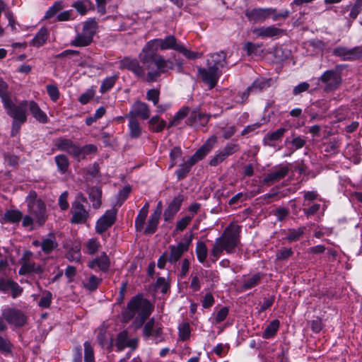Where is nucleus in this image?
Segmentation results:
<instances>
[{"label": "nucleus", "mask_w": 362, "mask_h": 362, "mask_svg": "<svg viewBox=\"0 0 362 362\" xmlns=\"http://www.w3.org/2000/svg\"><path fill=\"white\" fill-rule=\"evenodd\" d=\"M161 214V209L158 208L151 215L148 224L146 228L144 229V233L146 234H153L156 230L159 223L160 216Z\"/></svg>", "instance_id": "27"}, {"label": "nucleus", "mask_w": 362, "mask_h": 362, "mask_svg": "<svg viewBox=\"0 0 362 362\" xmlns=\"http://www.w3.org/2000/svg\"><path fill=\"white\" fill-rule=\"evenodd\" d=\"M320 80L325 84V90L326 92L336 90L341 83L340 74L334 69L325 71L320 76Z\"/></svg>", "instance_id": "10"}, {"label": "nucleus", "mask_w": 362, "mask_h": 362, "mask_svg": "<svg viewBox=\"0 0 362 362\" xmlns=\"http://www.w3.org/2000/svg\"><path fill=\"white\" fill-rule=\"evenodd\" d=\"M209 120V117L201 112L197 111H193L191 112L189 117V122L190 125H198V122H200L202 124L206 123Z\"/></svg>", "instance_id": "38"}, {"label": "nucleus", "mask_w": 362, "mask_h": 362, "mask_svg": "<svg viewBox=\"0 0 362 362\" xmlns=\"http://www.w3.org/2000/svg\"><path fill=\"white\" fill-rule=\"evenodd\" d=\"M286 132V129L279 128L274 132L267 134L264 137V141L267 142L276 141L281 139Z\"/></svg>", "instance_id": "47"}, {"label": "nucleus", "mask_w": 362, "mask_h": 362, "mask_svg": "<svg viewBox=\"0 0 362 362\" xmlns=\"http://www.w3.org/2000/svg\"><path fill=\"white\" fill-rule=\"evenodd\" d=\"M143 333L146 337H153L158 339L162 334V329L160 327H155L154 319L152 318L144 325Z\"/></svg>", "instance_id": "29"}, {"label": "nucleus", "mask_w": 362, "mask_h": 362, "mask_svg": "<svg viewBox=\"0 0 362 362\" xmlns=\"http://www.w3.org/2000/svg\"><path fill=\"white\" fill-rule=\"evenodd\" d=\"M229 310L227 307L221 308L214 315V320L216 323L223 322L228 316Z\"/></svg>", "instance_id": "61"}, {"label": "nucleus", "mask_w": 362, "mask_h": 362, "mask_svg": "<svg viewBox=\"0 0 362 362\" xmlns=\"http://www.w3.org/2000/svg\"><path fill=\"white\" fill-rule=\"evenodd\" d=\"M117 210L112 208L105 213L97 221L95 230L98 234H102L111 227L116 220Z\"/></svg>", "instance_id": "12"}, {"label": "nucleus", "mask_w": 362, "mask_h": 362, "mask_svg": "<svg viewBox=\"0 0 362 362\" xmlns=\"http://www.w3.org/2000/svg\"><path fill=\"white\" fill-rule=\"evenodd\" d=\"M226 53L224 52H216L210 54L207 58L206 64L217 70L224 67L226 64Z\"/></svg>", "instance_id": "23"}, {"label": "nucleus", "mask_w": 362, "mask_h": 362, "mask_svg": "<svg viewBox=\"0 0 362 362\" xmlns=\"http://www.w3.org/2000/svg\"><path fill=\"white\" fill-rule=\"evenodd\" d=\"M208 250L204 242L199 241L196 246V255L199 262L204 263L206 259Z\"/></svg>", "instance_id": "41"}, {"label": "nucleus", "mask_w": 362, "mask_h": 362, "mask_svg": "<svg viewBox=\"0 0 362 362\" xmlns=\"http://www.w3.org/2000/svg\"><path fill=\"white\" fill-rule=\"evenodd\" d=\"M279 325L280 322L278 320H272L264 329L262 337L264 339H271L274 337L279 328Z\"/></svg>", "instance_id": "37"}, {"label": "nucleus", "mask_w": 362, "mask_h": 362, "mask_svg": "<svg viewBox=\"0 0 362 362\" xmlns=\"http://www.w3.org/2000/svg\"><path fill=\"white\" fill-rule=\"evenodd\" d=\"M136 341L135 339L128 340L127 332L124 331L120 332L117 337L116 346L119 351L122 350L125 347H131L132 349L128 352L126 358L131 356L132 351L135 349Z\"/></svg>", "instance_id": "22"}, {"label": "nucleus", "mask_w": 362, "mask_h": 362, "mask_svg": "<svg viewBox=\"0 0 362 362\" xmlns=\"http://www.w3.org/2000/svg\"><path fill=\"white\" fill-rule=\"evenodd\" d=\"M193 218V216H186L179 220L175 226L176 231H182L184 230L187 226L190 223L192 219Z\"/></svg>", "instance_id": "58"}, {"label": "nucleus", "mask_w": 362, "mask_h": 362, "mask_svg": "<svg viewBox=\"0 0 362 362\" xmlns=\"http://www.w3.org/2000/svg\"><path fill=\"white\" fill-rule=\"evenodd\" d=\"M293 252L291 248L284 247L276 252V259L283 260L292 256Z\"/></svg>", "instance_id": "62"}, {"label": "nucleus", "mask_w": 362, "mask_h": 362, "mask_svg": "<svg viewBox=\"0 0 362 362\" xmlns=\"http://www.w3.org/2000/svg\"><path fill=\"white\" fill-rule=\"evenodd\" d=\"M97 28V23L93 19L86 21L83 25V30L76 38L71 42L75 47H85L90 44Z\"/></svg>", "instance_id": "6"}, {"label": "nucleus", "mask_w": 362, "mask_h": 362, "mask_svg": "<svg viewBox=\"0 0 362 362\" xmlns=\"http://www.w3.org/2000/svg\"><path fill=\"white\" fill-rule=\"evenodd\" d=\"M12 344L7 339L0 336V352L4 355L11 353Z\"/></svg>", "instance_id": "52"}, {"label": "nucleus", "mask_w": 362, "mask_h": 362, "mask_svg": "<svg viewBox=\"0 0 362 362\" xmlns=\"http://www.w3.org/2000/svg\"><path fill=\"white\" fill-rule=\"evenodd\" d=\"M276 12L272 8H258L247 11L245 16L248 20L253 22H262Z\"/></svg>", "instance_id": "15"}, {"label": "nucleus", "mask_w": 362, "mask_h": 362, "mask_svg": "<svg viewBox=\"0 0 362 362\" xmlns=\"http://www.w3.org/2000/svg\"><path fill=\"white\" fill-rule=\"evenodd\" d=\"M182 150L180 147H174L170 152V163L169 168H173L182 158Z\"/></svg>", "instance_id": "50"}, {"label": "nucleus", "mask_w": 362, "mask_h": 362, "mask_svg": "<svg viewBox=\"0 0 362 362\" xmlns=\"http://www.w3.org/2000/svg\"><path fill=\"white\" fill-rule=\"evenodd\" d=\"M198 73L202 81L209 86L210 89L216 85L220 76L218 70L210 66H207V69L199 68Z\"/></svg>", "instance_id": "14"}, {"label": "nucleus", "mask_w": 362, "mask_h": 362, "mask_svg": "<svg viewBox=\"0 0 362 362\" xmlns=\"http://www.w3.org/2000/svg\"><path fill=\"white\" fill-rule=\"evenodd\" d=\"M52 300V294L48 291H45L42 293V296L38 303V305L41 308H48L51 305Z\"/></svg>", "instance_id": "53"}, {"label": "nucleus", "mask_w": 362, "mask_h": 362, "mask_svg": "<svg viewBox=\"0 0 362 362\" xmlns=\"http://www.w3.org/2000/svg\"><path fill=\"white\" fill-rule=\"evenodd\" d=\"M117 78V75L105 78L100 85V92L101 93H105L110 90L115 86Z\"/></svg>", "instance_id": "42"}, {"label": "nucleus", "mask_w": 362, "mask_h": 362, "mask_svg": "<svg viewBox=\"0 0 362 362\" xmlns=\"http://www.w3.org/2000/svg\"><path fill=\"white\" fill-rule=\"evenodd\" d=\"M101 281V279L98 278L95 275H91L89 276L88 281L84 284V286L90 291H94L98 288Z\"/></svg>", "instance_id": "55"}, {"label": "nucleus", "mask_w": 362, "mask_h": 362, "mask_svg": "<svg viewBox=\"0 0 362 362\" xmlns=\"http://www.w3.org/2000/svg\"><path fill=\"white\" fill-rule=\"evenodd\" d=\"M22 218V213L18 210H8L4 214V219L9 223H18Z\"/></svg>", "instance_id": "43"}, {"label": "nucleus", "mask_w": 362, "mask_h": 362, "mask_svg": "<svg viewBox=\"0 0 362 362\" xmlns=\"http://www.w3.org/2000/svg\"><path fill=\"white\" fill-rule=\"evenodd\" d=\"M272 78H257L250 86L241 95V102L245 101L250 94H257L262 92L271 86Z\"/></svg>", "instance_id": "11"}, {"label": "nucleus", "mask_w": 362, "mask_h": 362, "mask_svg": "<svg viewBox=\"0 0 362 362\" xmlns=\"http://www.w3.org/2000/svg\"><path fill=\"white\" fill-rule=\"evenodd\" d=\"M173 49L182 54L187 59H194L202 57V53L192 52L178 42L174 35H168L165 38H156L146 43L139 54V59L146 65V81L154 82L162 74L174 69L173 62L157 54L158 50Z\"/></svg>", "instance_id": "1"}, {"label": "nucleus", "mask_w": 362, "mask_h": 362, "mask_svg": "<svg viewBox=\"0 0 362 362\" xmlns=\"http://www.w3.org/2000/svg\"><path fill=\"white\" fill-rule=\"evenodd\" d=\"M240 150V146L236 143H228L222 151L227 157L234 154Z\"/></svg>", "instance_id": "60"}, {"label": "nucleus", "mask_w": 362, "mask_h": 362, "mask_svg": "<svg viewBox=\"0 0 362 362\" xmlns=\"http://www.w3.org/2000/svg\"><path fill=\"white\" fill-rule=\"evenodd\" d=\"M148 214L139 211L135 219V228L137 231H141L144 229V224Z\"/></svg>", "instance_id": "56"}, {"label": "nucleus", "mask_w": 362, "mask_h": 362, "mask_svg": "<svg viewBox=\"0 0 362 362\" xmlns=\"http://www.w3.org/2000/svg\"><path fill=\"white\" fill-rule=\"evenodd\" d=\"M0 98L2 103L11 98L8 83L1 77H0Z\"/></svg>", "instance_id": "49"}, {"label": "nucleus", "mask_w": 362, "mask_h": 362, "mask_svg": "<svg viewBox=\"0 0 362 362\" xmlns=\"http://www.w3.org/2000/svg\"><path fill=\"white\" fill-rule=\"evenodd\" d=\"M49 35L48 29L45 27H42L35 34L30 44L35 47H42L47 42Z\"/></svg>", "instance_id": "30"}, {"label": "nucleus", "mask_w": 362, "mask_h": 362, "mask_svg": "<svg viewBox=\"0 0 362 362\" xmlns=\"http://www.w3.org/2000/svg\"><path fill=\"white\" fill-rule=\"evenodd\" d=\"M227 158L226 155L221 150L218 151L214 157L210 160L209 165L211 166H216L222 163Z\"/></svg>", "instance_id": "59"}, {"label": "nucleus", "mask_w": 362, "mask_h": 362, "mask_svg": "<svg viewBox=\"0 0 362 362\" xmlns=\"http://www.w3.org/2000/svg\"><path fill=\"white\" fill-rule=\"evenodd\" d=\"M88 267L95 271L100 270L106 272L110 267L109 257L105 252H103L99 257L90 261L88 264Z\"/></svg>", "instance_id": "24"}, {"label": "nucleus", "mask_w": 362, "mask_h": 362, "mask_svg": "<svg viewBox=\"0 0 362 362\" xmlns=\"http://www.w3.org/2000/svg\"><path fill=\"white\" fill-rule=\"evenodd\" d=\"M144 65L145 68L140 65L136 59L131 57H124L119 61V68L121 69H127L136 77L143 78L146 81L147 73H146V70L148 71V70L146 69V65Z\"/></svg>", "instance_id": "8"}, {"label": "nucleus", "mask_w": 362, "mask_h": 362, "mask_svg": "<svg viewBox=\"0 0 362 362\" xmlns=\"http://www.w3.org/2000/svg\"><path fill=\"white\" fill-rule=\"evenodd\" d=\"M179 337L181 340L185 341L190 337L191 327L188 322H182L178 327Z\"/></svg>", "instance_id": "48"}, {"label": "nucleus", "mask_w": 362, "mask_h": 362, "mask_svg": "<svg viewBox=\"0 0 362 362\" xmlns=\"http://www.w3.org/2000/svg\"><path fill=\"white\" fill-rule=\"evenodd\" d=\"M6 114L13 119V121L25 123L27 121V111L28 100H23L18 104H14L11 98L2 103Z\"/></svg>", "instance_id": "5"}, {"label": "nucleus", "mask_w": 362, "mask_h": 362, "mask_svg": "<svg viewBox=\"0 0 362 362\" xmlns=\"http://www.w3.org/2000/svg\"><path fill=\"white\" fill-rule=\"evenodd\" d=\"M129 119V136L132 138H139L141 134V128L136 118L127 117Z\"/></svg>", "instance_id": "35"}, {"label": "nucleus", "mask_w": 362, "mask_h": 362, "mask_svg": "<svg viewBox=\"0 0 362 362\" xmlns=\"http://www.w3.org/2000/svg\"><path fill=\"white\" fill-rule=\"evenodd\" d=\"M68 196H69L68 192L65 191L63 193H62V194L59 197V199H58L59 206L62 211L66 210L69 206V204L68 202Z\"/></svg>", "instance_id": "63"}, {"label": "nucleus", "mask_w": 362, "mask_h": 362, "mask_svg": "<svg viewBox=\"0 0 362 362\" xmlns=\"http://www.w3.org/2000/svg\"><path fill=\"white\" fill-rule=\"evenodd\" d=\"M333 54L341 57L343 60H355L361 57V51L358 47L347 48L345 47H337L333 50Z\"/></svg>", "instance_id": "16"}, {"label": "nucleus", "mask_w": 362, "mask_h": 362, "mask_svg": "<svg viewBox=\"0 0 362 362\" xmlns=\"http://www.w3.org/2000/svg\"><path fill=\"white\" fill-rule=\"evenodd\" d=\"M281 30L274 25L260 27L258 28H255L253 30V33L257 36L261 37H272L274 36H277L281 33Z\"/></svg>", "instance_id": "28"}, {"label": "nucleus", "mask_w": 362, "mask_h": 362, "mask_svg": "<svg viewBox=\"0 0 362 362\" xmlns=\"http://www.w3.org/2000/svg\"><path fill=\"white\" fill-rule=\"evenodd\" d=\"M76 153L74 156V158L78 161L83 160L86 156L96 153L98 148L94 144H87L83 146H77Z\"/></svg>", "instance_id": "26"}, {"label": "nucleus", "mask_w": 362, "mask_h": 362, "mask_svg": "<svg viewBox=\"0 0 362 362\" xmlns=\"http://www.w3.org/2000/svg\"><path fill=\"white\" fill-rule=\"evenodd\" d=\"M41 271V267L39 265L35 264L31 261L25 260L20 268L19 274H27L33 272L39 273Z\"/></svg>", "instance_id": "34"}, {"label": "nucleus", "mask_w": 362, "mask_h": 362, "mask_svg": "<svg viewBox=\"0 0 362 362\" xmlns=\"http://www.w3.org/2000/svg\"><path fill=\"white\" fill-rule=\"evenodd\" d=\"M57 246L58 243L54 234L49 233L47 237L42 238L41 250L45 254H49Z\"/></svg>", "instance_id": "31"}, {"label": "nucleus", "mask_w": 362, "mask_h": 362, "mask_svg": "<svg viewBox=\"0 0 362 362\" xmlns=\"http://www.w3.org/2000/svg\"><path fill=\"white\" fill-rule=\"evenodd\" d=\"M95 95V91L93 89H88L79 98V102L83 104H87Z\"/></svg>", "instance_id": "64"}, {"label": "nucleus", "mask_w": 362, "mask_h": 362, "mask_svg": "<svg viewBox=\"0 0 362 362\" xmlns=\"http://www.w3.org/2000/svg\"><path fill=\"white\" fill-rule=\"evenodd\" d=\"M154 305L142 294L133 296L122 312L124 322L132 321L135 328L141 327L153 311Z\"/></svg>", "instance_id": "2"}, {"label": "nucleus", "mask_w": 362, "mask_h": 362, "mask_svg": "<svg viewBox=\"0 0 362 362\" xmlns=\"http://www.w3.org/2000/svg\"><path fill=\"white\" fill-rule=\"evenodd\" d=\"M150 116V110L148 105L141 101L135 102L129 114L127 115L126 117L136 118L140 117L142 119H147Z\"/></svg>", "instance_id": "17"}, {"label": "nucleus", "mask_w": 362, "mask_h": 362, "mask_svg": "<svg viewBox=\"0 0 362 362\" xmlns=\"http://www.w3.org/2000/svg\"><path fill=\"white\" fill-rule=\"evenodd\" d=\"M193 237V234L191 233L188 240L185 242H180L175 245H170L169 247L170 249V255L168 257V262L175 264L182 257L184 252H187L189 249V246L192 242Z\"/></svg>", "instance_id": "13"}, {"label": "nucleus", "mask_w": 362, "mask_h": 362, "mask_svg": "<svg viewBox=\"0 0 362 362\" xmlns=\"http://www.w3.org/2000/svg\"><path fill=\"white\" fill-rule=\"evenodd\" d=\"M85 252L89 255H94L100 247V243L96 238L89 239L85 244Z\"/></svg>", "instance_id": "45"}, {"label": "nucleus", "mask_w": 362, "mask_h": 362, "mask_svg": "<svg viewBox=\"0 0 362 362\" xmlns=\"http://www.w3.org/2000/svg\"><path fill=\"white\" fill-rule=\"evenodd\" d=\"M55 162L58 170L62 173H65L67 171L69 163L67 157L65 155H58L55 156Z\"/></svg>", "instance_id": "46"}, {"label": "nucleus", "mask_w": 362, "mask_h": 362, "mask_svg": "<svg viewBox=\"0 0 362 362\" xmlns=\"http://www.w3.org/2000/svg\"><path fill=\"white\" fill-rule=\"evenodd\" d=\"M79 200L86 201V197L81 193L77 195L76 199L71 204V213L72 217L71 222L76 224H83L89 218V212Z\"/></svg>", "instance_id": "7"}, {"label": "nucleus", "mask_w": 362, "mask_h": 362, "mask_svg": "<svg viewBox=\"0 0 362 362\" xmlns=\"http://www.w3.org/2000/svg\"><path fill=\"white\" fill-rule=\"evenodd\" d=\"M288 172V168L286 165H281L268 173L264 177V182L267 185L274 184L284 178Z\"/></svg>", "instance_id": "19"}, {"label": "nucleus", "mask_w": 362, "mask_h": 362, "mask_svg": "<svg viewBox=\"0 0 362 362\" xmlns=\"http://www.w3.org/2000/svg\"><path fill=\"white\" fill-rule=\"evenodd\" d=\"M28 109L33 117L39 122L45 124L48 122L47 114L41 110L38 104L34 100H28Z\"/></svg>", "instance_id": "25"}, {"label": "nucleus", "mask_w": 362, "mask_h": 362, "mask_svg": "<svg viewBox=\"0 0 362 362\" xmlns=\"http://www.w3.org/2000/svg\"><path fill=\"white\" fill-rule=\"evenodd\" d=\"M183 202V196L178 195L172 200L164 211L163 216L165 221L171 220L179 211Z\"/></svg>", "instance_id": "21"}, {"label": "nucleus", "mask_w": 362, "mask_h": 362, "mask_svg": "<svg viewBox=\"0 0 362 362\" xmlns=\"http://www.w3.org/2000/svg\"><path fill=\"white\" fill-rule=\"evenodd\" d=\"M84 361L85 362H95L94 353L89 341L84 342Z\"/></svg>", "instance_id": "54"}, {"label": "nucleus", "mask_w": 362, "mask_h": 362, "mask_svg": "<svg viewBox=\"0 0 362 362\" xmlns=\"http://www.w3.org/2000/svg\"><path fill=\"white\" fill-rule=\"evenodd\" d=\"M76 11L81 15L86 13L87 11L92 7V2L90 0L77 1L73 4Z\"/></svg>", "instance_id": "44"}, {"label": "nucleus", "mask_w": 362, "mask_h": 362, "mask_svg": "<svg viewBox=\"0 0 362 362\" xmlns=\"http://www.w3.org/2000/svg\"><path fill=\"white\" fill-rule=\"evenodd\" d=\"M262 278V274L259 272L245 278L243 284V288L246 291L255 287L260 283Z\"/></svg>", "instance_id": "33"}, {"label": "nucleus", "mask_w": 362, "mask_h": 362, "mask_svg": "<svg viewBox=\"0 0 362 362\" xmlns=\"http://www.w3.org/2000/svg\"><path fill=\"white\" fill-rule=\"evenodd\" d=\"M193 165H194L193 161L189 159L180 164L179 168L175 171L177 180H180L185 178Z\"/></svg>", "instance_id": "36"}, {"label": "nucleus", "mask_w": 362, "mask_h": 362, "mask_svg": "<svg viewBox=\"0 0 362 362\" xmlns=\"http://www.w3.org/2000/svg\"><path fill=\"white\" fill-rule=\"evenodd\" d=\"M216 143V137L211 136L194 153L189 159L195 164L199 160L203 159L214 148Z\"/></svg>", "instance_id": "18"}, {"label": "nucleus", "mask_w": 362, "mask_h": 362, "mask_svg": "<svg viewBox=\"0 0 362 362\" xmlns=\"http://www.w3.org/2000/svg\"><path fill=\"white\" fill-rule=\"evenodd\" d=\"M90 200L93 202V206L98 209L101 205L102 190L98 187L88 188L87 191Z\"/></svg>", "instance_id": "32"}, {"label": "nucleus", "mask_w": 362, "mask_h": 362, "mask_svg": "<svg viewBox=\"0 0 362 362\" xmlns=\"http://www.w3.org/2000/svg\"><path fill=\"white\" fill-rule=\"evenodd\" d=\"M77 146L78 144L74 143L71 139L64 137H59L55 141V146L58 150L66 151L74 158L76 153Z\"/></svg>", "instance_id": "20"}, {"label": "nucleus", "mask_w": 362, "mask_h": 362, "mask_svg": "<svg viewBox=\"0 0 362 362\" xmlns=\"http://www.w3.org/2000/svg\"><path fill=\"white\" fill-rule=\"evenodd\" d=\"M240 232L241 227L234 223H230L225 228L222 235L216 239L211 250V256L213 257L214 261H216L223 251L227 254L235 252V248L240 243Z\"/></svg>", "instance_id": "3"}, {"label": "nucleus", "mask_w": 362, "mask_h": 362, "mask_svg": "<svg viewBox=\"0 0 362 362\" xmlns=\"http://www.w3.org/2000/svg\"><path fill=\"white\" fill-rule=\"evenodd\" d=\"M28 213L40 226L45 223L47 219L46 207L42 199H37V193L30 191L26 197Z\"/></svg>", "instance_id": "4"}, {"label": "nucleus", "mask_w": 362, "mask_h": 362, "mask_svg": "<svg viewBox=\"0 0 362 362\" xmlns=\"http://www.w3.org/2000/svg\"><path fill=\"white\" fill-rule=\"evenodd\" d=\"M63 8L62 1H56L54 4L49 8L45 14V18L49 19L54 16L59 11Z\"/></svg>", "instance_id": "51"}, {"label": "nucleus", "mask_w": 362, "mask_h": 362, "mask_svg": "<svg viewBox=\"0 0 362 362\" xmlns=\"http://www.w3.org/2000/svg\"><path fill=\"white\" fill-rule=\"evenodd\" d=\"M189 108L183 107H182L174 116L173 119L170 121L168 127L178 125L180 122L185 118L189 114Z\"/></svg>", "instance_id": "40"}, {"label": "nucleus", "mask_w": 362, "mask_h": 362, "mask_svg": "<svg viewBox=\"0 0 362 362\" xmlns=\"http://www.w3.org/2000/svg\"><path fill=\"white\" fill-rule=\"evenodd\" d=\"M4 319L15 327H23L26 324L27 317L25 313L16 308H6L2 310Z\"/></svg>", "instance_id": "9"}, {"label": "nucleus", "mask_w": 362, "mask_h": 362, "mask_svg": "<svg viewBox=\"0 0 362 362\" xmlns=\"http://www.w3.org/2000/svg\"><path fill=\"white\" fill-rule=\"evenodd\" d=\"M166 126L165 121L160 119L158 116H153L149 120V127L151 130L156 132H160L163 130Z\"/></svg>", "instance_id": "39"}, {"label": "nucleus", "mask_w": 362, "mask_h": 362, "mask_svg": "<svg viewBox=\"0 0 362 362\" xmlns=\"http://www.w3.org/2000/svg\"><path fill=\"white\" fill-rule=\"evenodd\" d=\"M47 94L53 102H57L59 98V91L57 86L49 84L46 86Z\"/></svg>", "instance_id": "57"}]
</instances>
